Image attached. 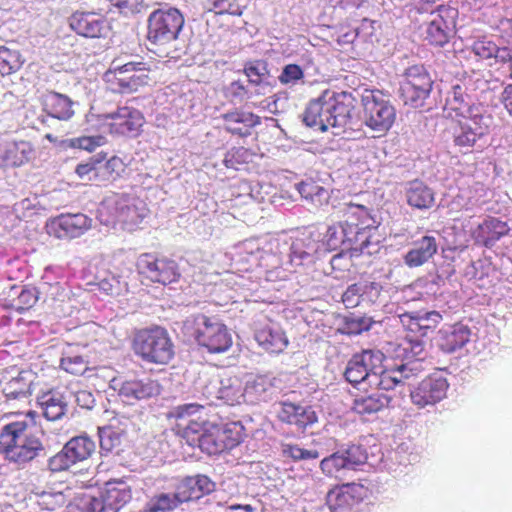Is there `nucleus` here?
<instances>
[{
  "label": "nucleus",
  "instance_id": "f257e3e1",
  "mask_svg": "<svg viewBox=\"0 0 512 512\" xmlns=\"http://www.w3.org/2000/svg\"><path fill=\"white\" fill-rule=\"evenodd\" d=\"M359 361L363 362L362 368L368 372V386L380 390H392L400 388L401 392L409 381L424 370L421 359L424 356V342L420 339H408L402 342L397 350L399 362L389 366L384 364L385 355L380 350H363L357 353Z\"/></svg>",
  "mask_w": 512,
  "mask_h": 512
},
{
  "label": "nucleus",
  "instance_id": "f03ea898",
  "mask_svg": "<svg viewBox=\"0 0 512 512\" xmlns=\"http://www.w3.org/2000/svg\"><path fill=\"white\" fill-rule=\"evenodd\" d=\"M0 455L18 469L39 463L48 457L43 436L25 420L5 424L0 430Z\"/></svg>",
  "mask_w": 512,
  "mask_h": 512
},
{
  "label": "nucleus",
  "instance_id": "7ed1b4c3",
  "mask_svg": "<svg viewBox=\"0 0 512 512\" xmlns=\"http://www.w3.org/2000/svg\"><path fill=\"white\" fill-rule=\"evenodd\" d=\"M348 219L331 225L320 242L312 234L296 238L290 245L289 259L293 266L310 265L320 256L321 252L334 251L342 248L341 252L331 258V265L336 267L347 251Z\"/></svg>",
  "mask_w": 512,
  "mask_h": 512
},
{
  "label": "nucleus",
  "instance_id": "20e7f679",
  "mask_svg": "<svg viewBox=\"0 0 512 512\" xmlns=\"http://www.w3.org/2000/svg\"><path fill=\"white\" fill-rule=\"evenodd\" d=\"M348 214L347 252L350 257L377 254L382 247L379 222L362 205H350Z\"/></svg>",
  "mask_w": 512,
  "mask_h": 512
},
{
  "label": "nucleus",
  "instance_id": "39448f33",
  "mask_svg": "<svg viewBox=\"0 0 512 512\" xmlns=\"http://www.w3.org/2000/svg\"><path fill=\"white\" fill-rule=\"evenodd\" d=\"M216 484L204 474L186 476L172 492L154 495L144 506L146 512H170L183 504L198 502L215 491Z\"/></svg>",
  "mask_w": 512,
  "mask_h": 512
},
{
  "label": "nucleus",
  "instance_id": "423d86ee",
  "mask_svg": "<svg viewBox=\"0 0 512 512\" xmlns=\"http://www.w3.org/2000/svg\"><path fill=\"white\" fill-rule=\"evenodd\" d=\"M146 204L139 198L128 195H112L105 198L98 208V219L105 226L121 224L132 231L139 227L148 215Z\"/></svg>",
  "mask_w": 512,
  "mask_h": 512
},
{
  "label": "nucleus",
  "instance_id": "0eeeda50",
  "mask_svg": "<svg viewBox=\"0 0 512 512\" xmlns=\"http://www.w3.org/2000/svg\"><path fill=\"white\" fill-rule=\"evenodd\" d=\"M184 333L210 353H223L232 346V335L216 317L190 315L183 321Z\"/></svg>",
  "mask_w": 512,
  "mask_h": 512
},
{
  "label": "nucleus",
  "instance_id": "6e6552de",
  "mask_svg": "<svg viewBox=\"0 0 512 512\" xmlns=\"http://www.w3.org/2000/svg\"><path fill=\"white\" fill-rule=\"evenodd\" d=\"M132 349L147 364L167 365L175 356L170 334L161 326L138 330L133 337Z\"/></svg>",
  "mask_w": 512,
  "mask_h": 512
},
{
  "label": "nucleus",
  "instance_id": "1a4fd4ad",
  "mask_svg": "<svg viewBox=\"0 0 512 512\" xmlns=\"http://www.w3.org/2000/svg\"><path fill=\"white\" fill-rule=\"evenodd\" d=\"M184 23V16L177 8L155 9L147 18L146 39L150 45L166 46L178 39Z\"/></svg>",
  "mask_w": 512,
  "mask_h": 512
},
{
  "label": "nucleus",
  "instance_id": "9d476101",
  "mask_svg": "<svg viewBox=\"0 0 512 512\" xmlns=\"http://www.w3.org/2000/svg\"><path fill=\"white\" fill-rule=\"evenodd\" d=\"M363 121L371 130L387 132L395 122L396 109L389 97L380 90H365L361 95Z\"/></svg>",
  "mask_w": 512,
  "mask_h": 512
},
{
  "label": "nucleus",
  "instance_id": "9b49d317",
  "mask_svg": "<svg viewBox=\"0 0 512 512\" xmlns=\"http://www.w3.org/2000/svg\"><path fill=\"white\" fill-rule=\"evenodd\" d=\"M434 80L423 65L408 67L400 83V97L405 105L413 108H423L429 103L428 100L433 91Z\"/></svg>",
  "mask_w": 512,
  "mask_h": 512
},
{
  "label": "nucleus",
  "instance_id": "f8f14e48",
  "mask_svg": "<svg viewBox=\"0 0 512 512\" xmlns=\"http://www.w3.org/2000/svg\"><path fill=\"white\" fill-rule=\"evenodd\" d=\"M366 460L367 452L362 445L344 443L334 453L320 461V469L328 477L343 480L349 472L357 470Z\"/></svg>",
  "mask_w": 512,
  "mask_h": 512
},
{
  "label": "nucleus",
  "instance_id": "ddd939ff",
  "mask_svg": "<svg viewBox=\"0 0 512 512\" xmlns=\"http://www.w3.org/2000/svg\"><path fill=\"white\" fill-rule=\"evenodd\" d=\"M493 118L487 111L478 113L472 110L471 115L463 116L452 127L454 145L460 149H470L483 137L489 134Z\"/></svg>",
  "mask_w": 512,
  "mask_h": 512
},
{
  "label": "nucleus",
  "instance_id": "4468645a",
  "mask_svg": "<svg viewBox=\"0 0 512 512\" xmlns=\"http://www.w3.org/2000/svg\"><path fill=\"white\" fill-rule=\"evenodd\" d=\"M94 114L85 116L89 123L96 118ZM109 126V132L112 135L124 136L129 138L137 137L142 130L145 118L141 111L129 106L118 107L116 111L99 116Z\"/></svg>",
  "mask_w": 512,
  "mask_h": 512
},
{
  "label": "nucleus",
  "instance_id": "2eb2a0df",
  "mask_svg": "<svg viewBox=\"0 0 512 512\" xmlns=\"http://www.w3.org/2000/svg\"><path fill=\"white\" fill-rule=\"evenodd\" d=\"M458 10L451 6L440 5L430 13L426 23L424 39L436 47L445 46L456 33Z\"/></svg>",
  "mask_w": 512,
  "mask_h": 512
},
{
  "label": "nucleus",
  "instance_id": "dca6fc26",
  "mask_svg": "<svg viewBox=\"0 0 512 512\" xmlns=\"http://www.w3.org/2000/svg\"><path fill=\"white\" fill-rule=\"evenodd\" d=\"M96 449L95 442L87 435L71 438L56 455L47 458V469L60 472L88 459Z\"/></svg>",
  "mask_w": 512,
  "mask_h": 512
},
{
  "label": "nucleus",
  "instance_id": "f3484780",
  "mask_svg": "<svg viewBox=\"0 0 512 512\" xmlns=\"http://www.w3.org/2000/svg\"><path fill=\"white\" fill-rule=\"evenodd\" d=\"M136 265L141 275L162 285L178 282L181 277L178 263L170 258L144 253L138 257Z\"/></svg>",
  "mask_w": 512,
  "mask_h": 512
},
{
  "label": "nucleus",
  "instance_id": "a211bd4d",
  "mask_svg": "<svg viewBox=\"0 0 512 512\" xmlns=\"http://www.w3.org/2000/svg\"><path fill=\"white\" fill-rule=\"evenodd\" d=\"M150 69L142 61H130L121 64L119 60L111 63L108 75L113 74L121 93H131L149 83Z\"/></svg>",
  "mask_w": 512,
  "mask_h": 512
},
{
  "label": "nucleus",
  "instance_id": "6ab92c4d",
  "mask_svg": "<svg viewBox=\"0 0 512 512\" xmlns=\"http://www.w3.org/2000/svg\"><path fill=\"white\" fill-rule=\"evenodd\" d=\"M93 220L83 213H62L46 223L50 236L71 240L84 235L92 227Z\"/></svg>",
  "mask_w": 512,
  "mask_h": 512
},
{
  "label": "nucleus",
  "instance_id": "aec40b11",
  "mask_svg": "<svg viewBox=\"0 0 512 512\" xmlns=\"http://www.w3.org/2000/svg\"><path fill=\"white\" fill-rule=\"evenodd\" d=\"M366 496V489L357 483L344 484L330 490L326 496V506L321 512H356L357 506Z\"/></svg>",
  "mask_w": 512,
  "mask_h": 512
},
{
  "label": "nucleus",
  "instance_id": "412c9836",
  "mask_svg": "<svg viewBox=\"0 0 512 512\" xmlns=\"http://www.w3.org/2000/svg\"><path fill=\"white\" fill-rule=\"evenodd\" d=\"M202 394L210 401L222 400L231 406L245 402L244 385L238 376L209 380L203 387Z\"/></svg>",
  "mask_w": 512,
  "mask_h": 512
},
{
  "label": "nucleus",
  "instance_id": "4be33fe9",
  "mask_svg": "<svg viewBox=\"0 0 512 512\" xmlns=\"http://www.w3.org/2000/svg\"><path fill=\"white\" fill-rule=\"evenodd\" d=\"M449 384L447 379L439 373L424 378L413 389L409 388L411 401L418 408L433 406L446 396Z\"/></svg>",
  "mask_w": 512,
  "mask_h": 512
},
{
  "label": "nucleus",
  "instance_id": "5701e85b",
  "mask_svg": "<svg viewBox=\"0 0 512 512\" xmlns=\"http://www.w3.org/2000/svg\"><path fill=\"white\" fill-rule=\"evenodd\" d=\"M356 99L351 92L334 91L330 89L328 99V119L331 121L333 134L339 135L345 131L351 123L352 111L355 108Z\"/></svg>",
  "mask_w": 512,
  "mask_h": 512
},
{
  "label": "nucleus",
  "instance_id": "b1692460",
  "mask_svg": "<svg viewBox=\"0 0 512 512\" xmlns=\"http://www.w3.org/2000/svg\"><path fill=\"white\" fill-rule=\"evenodd\" d=\"M186 442L192 447H198L208 455H217L224 452L218 424L204 421L202 424H193L186 432Z\"/></svg>",
  "mask_w": 512,
  "mask_h": 512
},
{
  "label": "nucleus",
  "instance_id": "393cba45",
  "mask_svg": "<svg viewBox=\"0 0 512 512\" xmlns=\"http://www.w3.org/2000/svg\"><path fill=\"white\" fill-rule=\"evenodd\" d=\"M114 389L123 403L134 405L138 401L147 400L161 393V385L158 381L149 377L131 378L115 383Z\"/></svg>",
  "mask_w": 512,
  "mask_h": 512
},
{
  "label": "nucleus",
  "instance_id": "a878e982",
  "mask_svg": "<svg viewBox=\"0 0 512 512\" xmlns=\"http://www.w3.org/2000/svg\"><path fill=\"white\" fill-rule=\"evenodd\" d=\"M68 23L77 35L89 39L105 38L110 30L105 16L94 11H76L68 18Z\"/></svg>",
  "mask_w": 512,
  "mask_h": 512
},
{
  "label": "nucleus",
  "instance_id": "bb28decb",
  "mask_svg": "<svg viewBox=\"0 0 512 512\" xmlns=\"http://www.w3.org/2000/svg\"><path fill=\"white\" fill-rule=\"evenodd\" d=\"M439 246V234L426 233L411 242L409 249L403 255V263L410 269L421 267L433 260Z\"/></svg>",
  "mask_w": 512,
  "mask_h": 512
},
{
  "label": "nucleus",
  "instance_id": "cd10ccee",
  "mask_svg": "<svg viewBox=\"0 0 512 512\" xmlns=\"http://www.w3.org/2000/svg\"><path fill=\"white\" fill-rule=\"evenodd\" d=\"M77 103L69 96L55 91H48L41 97L42 111L41 122L50 126L54 120L69 121L75 115L74 106Z\"/></svg>",
  "mask_w": 512,
  "mask_h": 512
},
{
  "label": "nucleus",
  "instance_id": "c85d7f7f",
  "mask_svg": "<svg viewBox=\"0 0 512 512\" xmlns=\"http://www.w3.org/2000/svg\"><path fill=\"white\" fill-rule=\"evenodd\" d=\"M276 411L277 417L281 422L294 426L302 433L314 426L318 421L315 410L307 405L281 401L278 403Z\"/></svg>",
  "mask_w": 512,
  "mask_h": 512
},
{
  "label": "nucleus",
  "instance_id": "c756f323",
  "mask_svg": "<svg viewBox=\"0 0 512 512\" xmlns=\"http://www.w3.org/2000/svg\"><path fill=\"white\" fill-rule=\"evenodd\" d=\"M71 393L68 389H52L38 398L43 416L49 421H58L69 412Z\"/></svg>",
  "mask_w": 512,
  "mask_h": 512
},
{
  "label": "nucleus",
  "instance_id": "7c9ffc66",
  "mask_svg": "<svg viewBox=\"0 0 512 512\" xmlns=\"http://www.w3.org/2000/svg\"><path fill=\"white\" fill-rule=\"evenodd\" d=\"M329 95L330 89H326L317 98L309 101L303 113V122L306 126L322 132L331 128V121L328 119Z\"/></svg>",
  "mask_w": 512,
  "mask_h": 512
},
{
  "label": "nucleus",
  "instance_id": "2f4dec72",
  "mask_svg": "<svg viewBox=\"0 0 512 512\" xmlns=\"http://www.w3.org/2000/svg\"><path fill=\"white\" fill-rule=\"evenodd\" d=\"M103 512H118L132 498L130 487L122 481H110L98 492Z\"/></svg>",
  "mask_w": 512,
  "mask_h": 512
},
{
  "label": "nucleus",
  "instance_id": "473e14b6",
  "mask_svg": "<svg viewBox=\"0 0 512 512\" xmlns=\"http://www.w3.org/2000/svg\"><path fill=\"white\" fill-rule=\"evenodd\" d=\"M471 329L462 323L442 328L438 332V347L445 353H454L470 342Z\"/></svg>",
  "mask_w": 512,
  "mask_h": 512
},
{
  "label": "nucleus",
  "instance_id": "72a5a7b5",
  "mask_svg": "<svg viewBox=\"0 0 512 512\" xmlns=\"http://www.w3.org/2000/svg\"><path fill=\"white\" fill-rule=\"evenodd\" d=\"M276 378L271 375L249 377L244 384L245 403L257 404L272 398Z\"/></svg>",
  "mask_w": 512,
  "mask_h": 512
},
{
  "label": "nucleus",
  "instance_id": "f704fd0d",
  "mask_svg": "<svg viewBox=\"0 0 512 512\" xmlns=\"http://www.w3.org/2000/svg\"><path fill=\"white\" fill-rule=\"evenodd\" d=\"M508 232L506 222L488 216L472 231V238L476 244L490 248Z\"/></svg>",
  "mask_w": 512,
  "mask_h": 512
},
{
  "label": "nucleus",
  "instance_id": "c9c22d12",
  "mask_svg": "<svg viewBox=\"0 0 512 512\" xmlns=\"http://www.w3.org/2000/svg\"><path fill=\"white\" fill-rule=\"evenodd\" d=\"M225 122V130L233 135L248 137L251 128L261 124V118L249 111L234 109L222 115Z\"/></svg>",
  "mask_w": 512,
  "mask_h": 512
},
{
  "label": "nucleus",
  "instance_id": "e433bc0d",
  "mask_svg": "<svg viewBox=\"0 0 512 512\" xmlns=\"http://www.w3.org/2000/svg\"><path fill=\"white\" fill-rule=\"evenodd\" d=\"M205 410L204 405L198 403H186L172 407L167 417L170 420H175V424L179 431L182 433V437L186 439V432L188 427L193 424H202L205 420L201 419V415Z\"/></svg>",
  "mask_w": 512,
  "mask_h": 512
},
{
  "label": "nucleus",
  "instance_id": "4c0bfd02",
  "mask_svg": "<svg viewBox=\"0 0 512 512\" xmlns=\"http://www.w3.org/2000/svg\"><path fill=\"white\" fill-rule=\"evenodd\" d=\"M407 204L418 210H429L435 204V192L419 179L408 181L404 185Z\"/></svg>",
  "mask_w": 512,
  "mask_h": 512
},
{
  "label": "nucleus",
  "instance_id": "58836bf2",
  "mask_svg": "<svg viewBox=\"0 0 512 512\" xmlns=\"http://www.w3.org/2000/svg\"><path fill=\"white\" fill-rule=\"evenodd\" d=\"M255 340L270 353H281L288 346V338L277 324H268L255 332Z\"/></svg>",
  "mask_w": 512,
  "mask_h": 512
},
{
  "label": "nucleus",
  "instance_id": "ea45409f",
  "mask_svg": "<svg viewBox=\"0 0 512 512\" xmlns=\"http://www.w3.org/2000/svg\"><path fill=\"white\" fill-rule=\"evenodd\" d=\"M33 374L20 371L16 377L2 382V392L7 401L26 400L32 393Z\"/></svg>",
  "mask_w": 512,
  "mask_h": 512
},
{
  "label": "nucleus",
  "instance_id": "a19ab883",
  "mask_svg": "<svg viewBox=\"0 0 512 512\" xmlns=\"http://www.w3.org/2000/svg\"><path fill=\"white\" fill-rule=\"evenodd\" d=\"M446 102L450 109L454 110L460 117L471 115L474 109H477L478 113L487 111L484 106L473 104L471 97L460 85L452 87V91L448 94Z\"/></svg>",
  "mask_w": 512,
  "mask_h": 512
},
{
  "label": "nucleus",
  "instance_id": "79ce46f5",
  "mask_svg": "<svg viewBox=\"0 0 512 512\" xmlns=\"http://www.w3.org/2000/svg\"><path fill=\"white\" fill-rule=\"evenodd\" d=\"M389 403L390 397L380 391H375L356 397L353 401V410L358 414H373L386 408Z\"/></svg>",
  "mask_w": 512,
  "mask_h": 512
},
{
  "label": "nucleus",
  "instance_id": "37998d69",
  "mask_svg": "<svg viewBox=\"0 0 512 512\" xmlns=\"http://www.w3.org/2000/svg\"><path fill=\"white\" fill-rule=\"evenodd\" d=\"M33 155V149L29 142L19 141L8 143L2 154L6 165L20 166L28 162Z\"/></svg>",
  "mask_w": 512,
  "mask_h": 512
},
{
  "label": "nucleus",
  "instance_id": "c03bdc74",
  "mask_svg": "<svg viewBox=\"0 0 512 512\" xmlns=\"http://www.w3.org/2000/svg\"><path fill=\"white\" fill-rule=\"evenodd\" d=\"M38 294L35 287L12 286L8 296L12 298L11 306L21 312L35 305L39 298Z\"/></svg>",
  "mask_w": 512,
  "mask_h": 512
},
{
  "label": "nucleus",
  "instance_id": "a18cd8bd",
  "mask_svg": "<svg viewBox=\"0 0 512 512\" xmlns=\"http://www.w3.org/2000/svg\"><path fill=\"white\" fill-rule=\"evenodd\" d=\"M300 195L315 206H321L328 203L330 198L329 191L313 180H305L296 184Z\"/></svg>",
  "mask_w": 512,
  "mask_h": 512
},
{
  "label": "nucleus",
  "instance_id": "49530a36",
  "mask_svg": "<svg viewBox=\"0 0 512 512\" xmlns=\"http://www.w3.org/2000/svg\"><path fill=\"white\" fill-rule=\"evenodd\" d=\"M100 453L102 456L118 454L123 439V433L112 426L98 429Z\"/></svg>",
  "mask_w": 512,
  "mask_h": 512
},
{
  "label": "nucleus",
  "instance_id": "de8ad7c7",
  "mask_svg": "<svg viewBox=\"0 0 512 512\" xmlns=\"http://www.w3.org/2000/svg\"><path fill=\"white\" fill-rule=\"evenodd\" d=\"M218 428L224 451L230 450L242 442L244 427L240 422L218 424Z\"/></svg>",
  "mask_w": 512,
  "mask_h": 512
},
{
  "label": "nucleus",
  "instance_id": "09e8293b",
  "mask_svg": "<svg viewBox=\"0 0 512 512\" xmlns=\"http://www.w3.org/2000/svg\"><path fill=\"white\" fill-rule=\"evenodd\" d=\"M268 62L264 59L248 60L244 63L243 72L253 85L265 83L270 77Z\"/></svg>",
  "mask_w": 512,
  "mask_h": 512
},
{
  "label": "nucleus",
  "instance_id": "8fccbe9b",
  "mask_svg": "<svg viewBox=\"0 0 512 512\" xmlns=\"http://www.w3.org/2000/svg\"><path fill=\"white\" fill-rule=\"evenodd\" d=\"M397 315H398L399 321L402 324V326L407 331L415 334L414 336L407 335L405 337V339L403 340V342L408 339H420L421 341L424 342V356L421 359V362H423L424 358L426 357V349H425L426 342L423 339V337H425V334L422 331L421 324L418 320H416L419 317V313L417 311L399 312ZM421 364L423 365V363H421Z\"/></svg>",
  "mask_w": 512,
  "mask_h": 512
},
{
  "label": "nucleus",
  "instance_id": "3c124183",
  "mask_svg": "<svg viewBox=\"0 0 512 512\" xmlns=\"http://www.w3.org/2000/svg\"><path fill=\"white\" fill-rule=\"evenodd\" d=\"M397 315H398L399 321L402 324V326L407 331L415 334L414 336L407 335L405 337V339L403 340V342L408 339H420L421 341L424 342V356L421 359V362H423L424 358L426 357V349H425L426 342L423 339V337H425V334L422 331L421 324L418 320H416L419 317V313L417 311L399 312ZM421 364L423 365V363H421Z\"/></svg>",
  "mask_w": 512,
  "mask_h": 512
},
{
  "label": "nucleus",
  "instance_id": "603ef678",
  "mask_svg": "<svg viewBox=\"0 0 512 512\" xmlns=\"http://www.w3.org/2000/svg\"><path fill=\"white\" fill-rule=\"evenodd\" d=\"M374 323L371 317L351 314L344 317L341 332L348 335H358L370 330Z\"/></svg>",
  "mask_w": 512,
  "mask_h": 512
},
{
  "label": "nucleus",
  "instance_id": "864d4df0",
  "mask_svg": "<svg viewBox=\"0 0 512 512\" xmlns=\"http://www.w3.org/2000/svg\"><path fill=\"white\" fill-rule=\"evenodd\" d=\"M22 64L23 61L18 51L0 46V74L2 76L15 73L21 68Z\"/></svg>",
  "mask_w": 512,
  "mask_h": 512
},
{
  "label": "nucleus",
  "instance_id": "5fc2aeb1",
  "mask_svg": "<svg viewBox=\"0 0 512 512\" xmlns=\"http://www.w3.org/2000/svg\"><path fill=\"white\" fill-rule=\"evenodd\" d=\"M364 361H359L358 354H354L351 359L348 361L345 371L344 377L345 379L351 383L352 385H368V372H365L362 366Z\"/></svg>",
  "mask_w": 512,
  "mask_h": 512
},
{
  "label": "nucleus",
  "instance_id": "6e6d98bb",
  "mask_svg": "<svg viewBox=\"0 0 512 512\" xmlns=\"http://www.w3.org/2000/svg\"><path fill=\"white\" fill-rule=\"evenodd\" d=\"M100 497L98 495H92L84 493L77 496L74 501L69 505L70 512H103V506L101 505Z\"/></svg>",
  "mask_w": 512,
  "mask_h": 512
},
{
  "label": "nucleus",
  "instance_id": "4d7b16f0",
  "mask_svg": "<svg viewBox=\"0 0 512 512\" xmlns=\"http://www.w3.org/2000/svg\"><path fill=\"white\" fill-rule=\"evenodd\" d=\"M209 11L215 14H230L233 16H241L243 8L237 0H207Z\"/></svg>",
  "mask_w": 512,
  "mask_h": 512
},
{
  "label": "nucleus",
  "instance_id": "13d9d810",
  "mask_svg": "<svg viewBox=\"0 0 512 512\" xmlns=\"http://www.w3.org/2000/svg\"><path fill=\"white\" fill-rule=\"evenodd\" d=\"M281 450L284 457L294 461L312 460L319 457V452L316 449H304L294 444H282Z\"/></svg>",
  "mask_w": 512,
  "mask_h": 512
},
{
  "label": "nucleus",
  "instance_id": "bf43d9fd",
  "mask_svg": "<svg viewBox=\"0 0 512 512\" xmlns=\"http://www.w3.org/2000/svg\"><path fill=\"white\" fill-rule=\"evenodd\" d=\"M304 71L297 64H287L282 68L281 74L278 76V80L282 85L295 86L299 83H303Z\"/></svg>",
  "mask_w": 512,
  "mask_h": 512
},
{
  "label": "nucleus",
  "instance_id": "052dcab7",
  "mask_svg": "<svg viewBox=\"0 0 512 512\" xmlns=\"http://www.w3.org/2000/svg\"><path fill=\"white\" fill-rule=\"evenodd\" d=\"M105 143L106 138L102 135L81 136L68 140L69 147L82 149L88 152L94 151Z\"/></svg>",
  "mask_w": 512,
  "mask_h": 512
},
{
  "label": "nucleus",
  "instance_id": "680f3d73",
  "mask_svg": "<svg viewBox=\"0 0 512 512\" xmlns=\"http://www.w3.org/2000/svg\"><path fill=\"white\" fill-rule=\"evenodd\" d=\"M88 362L81 355H64L60 367L68 373L82 375L87 370Z\"/></svg>",
  "mask_w": 512,
  "mask_h": 512
},
{
  "label": "nucleus",
  "instance_id": "e2e57ef3",
  "mask_svg": "<svg viewBox=\"0 0 512 512\" xmlns=\"http://www.w3.org/2000/svg\"><path fill=\"white\" fill-rule=\"evenodd\" d=\"M71 393V399L74 398L78 407L86 410H92L96 405V398L92 391L86 388L68 389Z\"/></svg>",
  "mask_w": 512,
  "mask_h": 512
},
{
  "label": "nucleus",
  "instance_id": "0e129e2a",
  "mask_svg": "<svg viewBox=\"0 0 512 512\" xmlns=\"http://www.w3.org/2000/svg\"><path fill=\"white\" fill-rule=\"evenodd\" d=\"M417 312L419 313V317L416 320L420 322L425 336H427L430 331H433L443 320L442 314L436 310H419Z\"/></svg>",
  "mask_w": 512,
  "mask_h": 512
},
{
  "label": "nucleus",
  "instance_id": "69168bd1",
  "mask_svg": "<svg viewBox=\"0 0 512 512\" xmlns=\"http://www.w3.org/2000/svg\"><path fill=\"white\" fill-rule=\"evenodd\" d=\"M102 161V158H91L85 163H79L75 168V172L81 180L91 181L98 176V165Z\"/></svg>",
  "mask_w": 512,
  "mask_h": 512
},
{
  "label": "nucleus",
  "instance_id": "338daca9",
  "mask_svg": "<svg viewBox=\"0 0 512 512\" xmlns=\"http://www.w3.org/2000/svg\"><path fill=\"white\" fill-rule=\"evenodd\" d=\"M362 292V305L375 304L380 297L382 286L377 282L360 281Z\"/></svg>",
  "mask_w": 512,
  "mask_h": 512
},
{
  "label": "nucleus",
  "instance_id": "774afa93",
  "mask_svg": "<svg viewBox=\"0 0 512 512\" xmlns=\"http://www.w3.org/2000/svg\"><path fill=\"white\" fill-rule=\"evenodd\" d=\"M342 302L346 308H355L362 305V292L360 282L349 285L342 294Z\"/></svg>",
  "mask_w": 512,
  "mask_h": 512
}]
</instances>
